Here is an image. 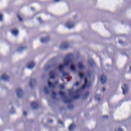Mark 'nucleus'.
Here are the masks:
<instances>
[{"instance_id": "1", "label": "nucleus", "mask_w": 131, "mask_h": 131, "mask_svg": "<svg viewBox=\"0 0 131 131\" xmlns=\"http://www.w3.org/2000/svg\"><path fill=\"white\" fill-rule=\"evenodd\" d=\"M73 61V54L69 53L67 55L64 60V66H68L69 64H71Z\"/></svg>"}, {"instance_id": "2", "label": "nucleus", "mask_w": 131, "mask_h": 131, "mask_svg": "<svg viewBox=\"0 0 131 131\" xmlns=\"http://www.w3.org/2000/svg\"><path fill=\"white\" fill-rule=\"evenodd\" d=\"M59 94L62 98L64 99V102L67 104H71L72 102V100L71 99H68L67 97H66V95H65V93L64 92L60 91L59 92Z\"/></svg>"}, {"instance_id": "3", "label": "nucleus", "mask_w": 131, "mask_h": 131, "mask_svg": "<svg viewBox=\"0 0 131 131\" xmlns=\"http://www.w3.org/2000/svg\"><path fill=\"white\" fill-rule=\"evenodd\" d=\"M92 83H88V79L84 78V84L82 86V87L80 88V90H84L85 88H88V89H89V88H91Z\"/></svg>"}, {"instance_id": "4", "label": "nucleus", "mask_w": 131, "mask_h": 131, "mask_svg": "<svg viewBox=\"0 0 131 131\" xmlns=\"http://www.w3.org/2000/svg\"><path fill=\"white\" fill-rule=\"evenodd\" d=\"M16 95L18 98H22L24 95V92L22 91V89L19 88L16 90Z\"/></svg>"}, {"instance_id": "5", "label": "nucleus", "mask_w": 131, "mask_h": 131, "mask_svg": "<svg viewBox=\"0 0 131 131\" xmlns=\"http://www.w3.org/2000/svg\"><path fill=\"white\" fill-rule=\"evenodd\" d=\"M56 75H57V71L55 70L51 71L49 73L50 78H52L54 79V78L56 77Z\"/></svg>"}, {"instance_id": "6", "label": "nucleus", "mask_w": 131, "mask_h": 131, "mask_svg": "<svg viewBox=\"0 0 131 131\" xmlns=\"http://www.w3.org/2000/svg\"><path fill=\"white\" fill-rule=\"evenodd\" d=\"M69 46L68 45V43L67 42H63L62 43L60 46V49H62L63 50H66V49H68V47Z\"/></svg>"}, {"instance_id": "7", "label": "nucleus", "mask_w": 131, "mask_h": 131, "mask_svg": "<svg viewBox=\"0 0 131 131\" xmlns=\"http://www.w3.org/2000/svg\"><path fill=\"white\" fill-rule=\"evenodd\" d=\"M122 89L123 90V93L124 95H125L128 92V87L125 84H124L122 87Z\"/></svg>"}, {"instance_id": "8", "label": "nucleus", "mask_w": 131, "mask_h": 131, "mask_svg": "<svg viewBox=\"0 0 131 131\" xmlns=\"http://www.w3.org/2000/svg\"><path fill=\"white\" fill-rule=\"evenodd\" d=\"M100 81L102 84L106 83V81H107V77H106L105 75H102L100 77Z\"/></svg>"}, {"instance_id": "9", "label": "nucleus", "mask_w": 131, "mask_h": 131, "mask_svg": "<svg viewBox=\"0 0 131 131\" xmlns=\"http://www.w3.org/2000/svg\"><path fill=\"white\" fill-rule=\"evenodd\" d=\"M36 84V80L33 79L31 80L29 83V85L30 86H31V88H33V86H34V85H35Z\"/></svg>"}, {"instance_id": "10", "label": "nucleus", "mask_w": 131, "mask_h": 131, "mask_svg": "<svg viewBox=\"0 0 131 131\" xmlns=\"http://www.w3.org/2000/svg\"><path fill=\"white\" fill-rule=\"evenodd\" d=\"M31 106L32 107L33 109H38V104L36 102H33L31 103Z\"/></svg>"}, {"instance_id": "11", "label": "nucleus", "mask_w": 131, "mask_h": 131, "mask_svg": "<svg viewBox=\"0 0 131 131\" xmlns=\"http://www.w3.org/2000/svg\"><path fill=\"white\" fill-rule=\"evenodd\" d=\"M34 66H35V63H34V62L33 61L31 62L30 63H29L27 65V67L29 69H32V68H33V67H34Z\"/></svg>"}, {"instance_id": "12", "label": "nucleus", "mask_w": 131, "mask_h": 131, "mask_svg": "<svg viewBox=\"0 0 131 131\" xmlns=\"http://www.w3.org/2000/svg\"><path fill=\"white\" fill-rule=\"evenodd\" d=\"M1 79H3V80H9V79H10V77H9L7 75H6V74H4L1 78Z\"/></svg>"}, {"instance_id": "13", "label": "nucleus", "mask_w": 131, "mask_h": 131, "mask_svg": "<svg viewBox=\"0 0 131 131\" xmlns=\"http://www.w3.org/2000/svg\"><path fill=\"white\" fill-rule=\"evenodd\" d=\"M66 26L68 27V28H72V27H74V24H71V22H68Z\"/></svg>"}, {"instance_id": "14", "label": "nucleus", "mask_w": 131, "mask_h": 131, "mask_svg": "<svg viewBox=\"0 0 131 131\" xmlns=\"http://www.w3.org/2000/svg\"><path fill=\"white\" fill-rule=\"evenodd\" d=\"M50 40V38L47 37V38H43L41 39V42L43 43L44 42H48Z\"/></svg>"}, {"instance_id": "15", "label": "nucleus", "mask_w": 131, "mask_h": 131, "mask_svg": "<svg viewBox=\"0 0 131 131\" xmlns=\"http://www.w3.org/2000/svg\"><path fill=\"white\" fill-rule=\"evenodd\" d=\"M88 63L90 66H91V67L95 65V61H94L93 59H90V60H89Z\"/></svg>"}, {"instance_id": "16", "label": "nucleus", "mask_w": 131, "mask_h": 131, "mask_svg": "<svg viewBox=\"0 0 131 131\" xmlns=\"http://www.w3.org/2000/svg\"><path fill=\"white\" fill-rule=\"evenodd\" d=\"M78 68H79V69L82 70L84 69V67L83 66V64L81 63V62H79L78 63Z\"/></svg>"}, {"instance_id": "17", "label": "nucleus", "mask_w": 131, "mask_h": 131, "mask_svg": "<svg viewBox=\"0 0 131 131\" xmlns=\"http://www.w3.org/2000/svg\"><path fill=\"white\" fill-rule=\"evenodd\" d=\"M48 85H49V88H52V89H54V88H56V85L50 82V81H48Z\"/></svg>"}, {"instance_id": "18", "label": "nucleus", "mask_w": 131, "mask_h": 131, "mask_svg": "<svg viewBox=\"0 0 131 131\" xmlns=\"http://www.w3.org/2000/svg\"><path fill=\"white\" fill-rule=\"evenodd\" d=\"M89 95H90V92H86L83 95L82 97L83 99H85V98H88V97H89Z\"/></svg>"}, {"instance_id": "19", "label": "nucleus", "mask_w": 131, "mask_h": 131, "mask_svg": "<svg viewBox=\"0 0 131 131\" xmlns=\"http://www.w3.org/2000/svg\"><path fill=\"white\" fill-rule=\"evenodd\" d=\"M11 32L14 35H18V30H13Z\"/></svg>"}, {"instance_id": "20", "label": "nucleus", "mask_w": 131, "mask_h": 131, "mask_svg": "<svg viewBox=\"0 0 131 131\" xmlns=\"http://www.w3.org/2000/svg\"><path fill=\"white\" fill-rule=\"evenodd\" d=\"M96 100L97 101H101V95H99V94L96 95Z\"/></svg>"}, {"instance_id": "21", "label": "nucleus", "mask_w": 131, "mask_h": 131, "mask_svg": "<svg viewBox=\"0 0 131 131\" xmlns=\"http://www.w3.org/2000/svg\"><path fill=\"white\" fill-rule=\"evenodd\" d=\"M79 97H80L79 94H77L73 96V99H74L75 100H77V99H79Z\"/></svg>"}, {"instance_id": "22", "label": "nucleus", "mask_w": 131, "mask_h": 131, "mask_svg": "<svg viewBox=\"0 0 131 131\" xmlns=\"http://www.w3.org/2000/svg\"><path fill=\"white\" fill-rule=\"evenodd\" d=\"M43 92L45 93V94H49V90L48 89V88L45 87L43 88Z\"/></svg>"}, {"instance_id": "23", "label": "nucleus", "mask_w": 131, "mask_h": 131, "mask_svg": "<svg viewBox=\"0 0 131 131\" xmlns=\"http://www.w3.org/2000/svg\"><path fill=\"white\" fill-rule=\"evenodd\" d=\"M63 69H64V66H59L58 67V70L59 71H63Z\"/></svg>"}, {"instance_id": "24", "label": "nucleus", "mask_w": 131, "mask_h": 131, "mask_svg": "<svg viewBox=\"0 0 131 131\" xmlns=\"http://www.w3.org/2000/svg\"><path fill=\"white\" fill-rule=\"evenodd\" d=\"M25 49H26V47H20L18 49V52H22V51H24V50H25Z\"/></svg>"}, {"instance_id": "25", "label": "nucleus", "mask_w": 131, "mask_h": 131, "mask_svg": "<svg viewBox=\"0 0 131 131\" xmlns=\"http://www.w3.org/2000/svg\"><path fill=\"white\" fill-rule=\"evenodd\" d=\"M52 98H53V99H56V96L57 94L55 93V92L54 91H52Z\"/></svg>"}, {"instance_id": "26", "label": "nucleus", "mask_w": 131, "mask_h": 131, "mask_svg": "<svg viewBox=\"0 0 131 131\" xmlns=\"http://www.w3.org/2000/svg\"><path fill=\"white\" fill-rule=\"evenodd\" d=\"M59 88L61 89V90H63L65 89V85L61 84L59 85Z\"/></svg>"}, {"instance_id": "27", "label": "nucleus", "mask_w": 131, "mask_h": 131, "mask_svg": "<svg viewBox=\"0 0 131 131\" xmlns=\"http://www.w3.org/2000/svg\"><path fill=\"white\" fill-rule=\"evenodd\" d=\"M70 68H71V70H72V71H75V67L73 66V64H72L70 66Z\"/></svg>"}, {"instance_id": "28", "label": "nucleus", "mask_w": 131, "mask_h": 131, "mask_svg": "<svg viewBox=\"0 0 131 131\" xmlns=\"http://www.w3.org/2000/svg\"><path fill=\"white\" fill-rule=\"evenodd\" d=\"M74 105H72V104H70V105H69L68 106V108L69 109H72V108H74Z\"/></svg>"}, {"instance_id": "29", "label": "nucleus", "mask_w": 131, "mask_h": 131, "mask_svg": "<svg viewBox=\"0 0 131 131\" xmlns=\"http://www.w3.org/2000/svg\"><path fill=\"white\" fill-rule=\"evenodd\" d=\"M79 76L81 78H83L84 75L83 73L79 72Z\"/></svg>"}, {"instance_id": "30", "label": "nucleus", "mask_w": 131, "mask_h": 131, "mask_svg": "<svg viewBox=\"0 0 131 131\" xmlns=\"http://www.w3.org/2000/svg\"><path fill=\"white\" fill-rule=\"evenodd\" d=\"M73 126H74V125L71 124V125L69 126V129L70 130H71L72 129V128H73Z\"/></svg>"}, {"instance_id": "31", "label": "nucleus", "mask_w": 131, "mask_h": 131, "mask_svg": "<svg viewBox=\"0 0 131 131\" xmlns=\"http://www.w3.org/2000/svg\"><path fill=\"white\" fill-rule=\"evenodd\" d=\"M62 75H63V76H68V75H69V74L68 73H66V72H63L62 73Z\"/></svg>"}, {"instance_id": "32", "label": "nucleus", "mask_w": 131, "mask_h": 131, "mask_svg": "<svg viewBox=\"0 0 131 131\" xmlns=\"http://www.w3.org/2000/svg\"><path fill=\"white\" fill-rule=\"evenodd\" d=\"M18 18L19 19V21H20V22H22V21H23L22 17H21V16H20L19 15H18Z\"/></svg>"}, {"instance_id": "33", "label": "nucleus", "mask_w": 131, "mask_h": 131, "mask_svg": "<svg viewBox=\"0 0 131 131\" xmlns=\"http://www.w3.org/2000/svg\"><path fill=\"white\" fill-rule=\"evenodd\" d=\"M69 95H72V94H73V90H69Z\"/></svg>"}, {"instance_id": "34", "label": "nucleus", "mask_w": 131, "mask_h": 131, "mask_svg": "<svg viewBox=\"0 0 131 131\" xmlns=\"http://www.w3.org/2000/svg\"><path fill=\"white\" fill-rule=\"evenodd\" d=\"M74 85H75V86H78V85H79V82H76Z\"/></svg>"}, {"instance_id": "35", "label": "nucleus", "mask_w": 131, "mask_h": 131, "mask_svg": "<svg viewBox=\"0 0 131 131\" xmlns=\"http://www.w3.org/2000/svg\"><path fill=\"white\" fill-rule=\"evenodd\" d=\"M102 117L104 119H107L109 118V117H108V116H103Z\"/></svg>"}, {"instance_id": "36", "label": "nucleus", "mask_w": 131, "mask_h": 131, "mask_svg": "<svg viewBox=\"0 0 131 131\" xmlns=\"http://www.w3.org/2000/svg\"><path fill=\"white\" fill-rule=\"evenodd\" d=\"M0 21H3V15L0 14Z\"/></svg>"}, {"instance_id": "37", "label": "nucleus", "mask_w": 131, "mask_h": 131, "mask_svg": "<svg viewBox=\"0 0 131 131\" xmlns=\"http://www.w3.org/2000/svg\"><path fill=\"white\" fill-rule=\"evenodd\" d=\"M23 114L24 116H26V115H27V113L26 112H24Z\"/></svg>"}, {"instance_id": "38", "label": "nucleus", "mask_w": 131, "mask_h": 131, "mask_svg": "<svg viewBox=\"0 0 131 131\" xmlns=\"http://www.w3.org/2000/svg\"><path fill=\"white\" fill-rule=\"evenodd\" d=\"M78 93H79V90H76L75 93H76V94H78Z\"/></svg>"}, {"instance_id": "39", "label": "nucleus", "mask_w": 131, "mask_h": 131, "mask_svg": "<svg viewBox=\"0 0 131 131\" xmlns=\"http://www.w3.org/2000/svg\"><path fill=\"white\" fill-rule=\"evenodd\" d=\"M119 43H121V44L123 43V42H122V41L121 40H119Z\"/></svg>"}, {"instance_id": "40", "label": "nucleus", "mask_w": 131, "mask_h": 131, "mask_svg": "<svg viewBox=\"0 0 131 131\" xmlns=\"http://www.w3.org/2000/svg\"><path fill=\"white\" fill-rule=\"evenodd\" d=\"M54 2H55V3H57L58 2H60V0H54Z\"/></svg>"}, {"instance_id": "41", "label": "nucleus", "mask_w": 131, "mask_h": 131, "mask_svg": "<svg viewBox=\"0 0 131 131\" xmlns=\"http://www.w3.org/2000/svg\"><path fill=\"white\" fill-rule=\"evenodd\" d=\"M59 82V81H56L55 82V84H58V83Z\"/></svg>"}, {"instance_id": "42", "label": "nucleus", "mask_w": 131, "mask_h": 131, "mask_svg": "<svg viewBox=\"0 0 131 131\" xmlns=\"http://www.w3.org/2000/svg\"><path fill=\"white\" fill-rule=\"evenodd\" d=\"M49 122H53V120H49Z\"/></svg>"}, {"instance_id": "43", "label": "nucleus", "mask_w": 131, "mask_h": 131, "mask_svg": "<svg viewBox=\"0 0 131 131\" xmlns=\"http://www.w3.org/2000/svg\"><path fill=\"white\" fill-rule=\"evenodd\" d=\"M103 92H105V91H106V89H105V88H103Z\"/></svg>"}, {"instance_id": "44", "label": "nucleus", "mask_w": 131, "mask_h": 131, "mask_svg": "<svg viewBox=\"0 0 131 131\" xmlns=\"http://www.w3.org/2000/svg\"><path fill=\"white\" fill-rule=\"evenodd\" d=\"M119 131H123L122 129H119Z\"/></svg>"}, {"instance_id": "45", "label": "nucleus", "mask_w": 131, "mask_h": 131, "mask_svg": "<svg viewBox=\"0 0 131 131\" xmlns=\"http://www.w3.org/2000/svg\"><path fill=\"white\" fill-rule=\"evenodd\" d=\"M59 123H62V121H59Z\"/></svg>"}, {"instance_id": "46", "label": "nucleus", "mask_w": 131, "mask_h": 131, "mask_svg": "<svg viewBox=\"0 0 131 131\" xmlns=\"http://www.w3.org/2000/svg\"><path fill=\"white\" fill-rule=\"evenodd\" d=\"M130 70H131V67H130Z\"/></svg>"}]
</instances>
